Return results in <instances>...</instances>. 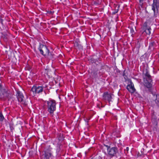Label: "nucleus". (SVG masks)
<instances>
[{
  "instance_id": "nucleus-1",
  "label": "nucleus",
  "mask_w": 159,
  "mask_h": 159,
  "mask_svg": "<svg viewBox=\"0 0 159 159\" xmlns=\"http://www.w3.org/2000/svg\"><path fill=\"white\" fill-rule=\"evenodd\" d=\"M142 76L144 87L150 90L152 86L153 80L152 76L150 74L149 71L147 69H145L143 70Z\"/></svg>"
},
{
  "instance_id": "nucleus-2",
  "label": "nucleus",
  "mask_w": 159,
  "mask_h": 159,
  "mask_svg": "<svg viewBox=\"0 0 159 159\" xmlns=\"http://www.w3.org/2000/svg\"><path fill=\"white\" fill-rule=\"evenodd\" d=\"M40 54L44 56L45 57L51 58L52 56L48 49L46 45L40 44L38 48Z\"/></svg>"
},
{
  "instance_id": "nucleus-3",
  "label": "nucleus",
  "mask_w": 159,
  "mask_h": 159,
  "mask_svg": "<svg viewBox=\"0 0 159 159\" xmlns=\"http://www.w3.org/2000/svg\"><path fill=\"white\" fill-rule=\"evenodd\" d=\"M48 111L50 114H52L56 109V102L55 100L51 99L47 101Z\"/></svg>"
},
{
  "instance_id": "nucleus-4",
  "label": "nucleus",
  "mask_w": 159,
  "mask_h": 159,
  "mask_svg": "<svg viewBox=\"0 0 159 159\" xmlns=\"http://www.w3.org/2000/svg\"><path fill=\"white\" fill-rule=\"evenodd\" d=\"M11 98V94L8 90L4 89L0 94V99L2 101L9 100Z\"/></svg>"
},
{
  "instance_id": "nucleus-5",
  "label": "nucleus",
  "mask_w": 159,
  "mask_h": 159,
  "mask_svg": "<svg viewBox=\"0 0 159 159\" xmlns=\"http://www.w3.org/2000/svg\"><path fill=\"white\" fill-rule=\"evenodd\" d=\"M43 91V87L36 85L34 86L31 89L30 91L34 93V94L39 93L42 92Z\"/></svg>"
},
{
  "instance_id": "nucleus-6",
  "label": "nucleus",
  "mask_w": 159,
  "mask_h": 159,
  "mask_svg": "<svg viewBox=\"0 0 159 159\" xmlns=\"http://www.w3.org/2000/svg\"><path fill=\"white\" fill-rule=\"evenodd\" d=\"M159 7V0H153V3L152 4V9L153 10L154 13L158 10Z\"/></svg>"
},
{
  "instance_id": "nucleus-7",
  "label": "nucleus",
  "mask_w": 159,
  "mask_h": 159,
  "mask_svg": "<svg viewBox=\"0 0 159 159\" xmlns=\"http://www.w3.org/2000/svg\"><path fill=\"white\" fill-rule=\"evenodd\" d=\"M111 94L108 92H105L103 95V99L105 101H107L110 102L111 100Z\"/></svg>"
},
{
  "instance_id": "nucleus-8",
  "label": "nucleus",
  "mask_w": 159,
  "mask_h": 159,
  "mask_svg": "<svg viewBox=\"0 0 159 159\" xmlns=\"http://www.w3.org/2000/svg\"><path fill=\"white\" fill-rule=\"evenodd\" d=\"M126 89L129 92L132 93H134L135 91V89L134 88V84L131 80L128 82Z\"/></svg>"
},
{
  "instance_id": "nucleus-9",
  "label": "nucleus",
  "mask_w": 159,
  "mask_h": 159,
  "mask_svg": "<svg viewBox=\"0 0 159 159\" xmlns=\"http://www.w3.org/2000/svg\"><path fill=\"white\" fill-rule=\"evenodd\" d=\"M17 98L19 102L23 104H25L24 96L23 94L20 91L17 92Z\"/></svg>"
},
{
  "instance_id": "nucleus-10",
  "label": "nucleus",
  "mask_w": 159,
  "mask_h": 159,
  "mask_svg": "<svg viewBox=\"0 0 159 159\" xmlns=\"http://www.w3.org/2000/svg\"><path fill=\"white\" fill-rule=\"evenodd\" d=\"M108 154L111 157L114 156L117 152V148L116 147H112L108 150Z\"/></svg>"
},
{
  "instance_id": "nucleus-11",
  "label": "nucleus",
  "mask_w": 159,
  "mask_h": 159,
  "mask_svg": "<svg viewBox=\"0 0 159 159\" xmlns=\"http://www.w3.org/2000/svg\"><path fill=\"white\" fill-rule=\"evenodd\" d=\"M159 120V119H157V117L155 115L154 113H153L152 115V121L155 125H157L158 121Z\"/></svg>"
},
{
  "instance_id": "nucleus-12",
  "label": "nucleus",
  "mask_w": 159,
  "mask_h": 159,
  "mask_svg": "<svg viewBox=\"0 0 159 159\" xmlns=\"http://www.w3.org/2000/svg\"><path fill=\"white\" fill-rule=\"evenodd\" d=\"M43 156V158H44L45 159H49L50 158H52V155L51 153L47 151L44 152Z\"/></svg>"
},
{
  "instance_id": "nucleus-13",
  "label": "nucleus",
  "mask_w": 159,
  "mask_h": 159,
  "mask_svg": "<svg viewBox=\"0 0 159 159\" xmlns=\"http://www.w3.org/2000/svg\"><path fill=\"white\" fill-rule=\"evenodd\" d=\"M143 30H144V31L143 32V34L144 35H150L151 34V28L150 27H148L147 28L143 29Z\"/></svg>"
},
{
  "instance_id": "nucleus-14",
  "label": "nucleus",
  "mask_w": 159,
  "mask_h": 159,
  "mask_svg": "<svg viewBox=\"0 0 159 159\" xmlns=\"http://www.w3.org/2000/svg\"><path fill=\"white\" fill-rule=\"evenodd\" d=\"M156 45L155 42L153 41H151L149 43V48L150 49H151L155 47Z\"/></svg>"
},
{
  "instance_id": "nucleus-15",
  "label": "nucleus",
  "mask_w": 159,
  "mask_h": 159,
  "mask_svg": "<svg viewBox=\"0 0 159 159\" xmlns=\"http://www.w3.org/2000/svg\"><path fill=\"white\" fill-rule=\"evenodd\" d=\"M153 98L155 99V101L157 104L159 103V95L156 94L153 95Z\"/></svg>"
},
{
  "instance_id": "nucleus-16",
  "label": "nucleus",
  "mask_w": 159,
  "mask_h": 159,
  "mask_svg": "<svg viewBox=\"0 0 159 159\" xmlns=\"http://www.w3.org/2000/svg\"><path fill=\"white\" fill-rule=\"evenodd\" d=\"M148 27H150L148 25V22L147 21H146L143 24L142 28L143 29L147 28Z\"/></svg>"
},
{
  "instance_id": "nucleus-17",
  "label": "nucleus",
  "mask_w": 159,
  "mask_h": 159,
  "mask_svg": "<svg viewBox=\"0 0 159 159\" xmlns=\"http://www.w3.org/2000/svg\"><path fill=\"white\" fill-rule=\"evenodd\" d=\"M4 119V117L3 116L2 112L0 111V121L2 122Z\"/></svg>"
},
{
  "instance_id": "nucleus-18",
  "label": "nucleus",
  "mask_w": 159,
  "mask_h": 159,
  "mask_svg": "<svg viewBox=\"0 0 159 159\" xmlns=\"http://www.w3.org/2000/svg\"><path fill=\"white\" fill-rule=\"evenodd\" d=\"M91 118V117H86L84 118V120L86 122H89V120Z\"/></svg>"
},
{
  "instance_id": "nucleus-19",
  "label": "nucleus",
  "mask_w": 159,
  "mask_h": 159,
  "mask_svg": "<svg viewBox=\"0 0 159 159\" xmlns=\"http://www.w3.org/2000/svg\"><path fill=\"white\" fill-rule=\"evenodd\" d=\"M129 148L128 147H126V149H124V153L125 154H126L127 153L128 151L129 150Z\"/></svg>"
},
{
  "instance_id": "nucleus-20",
  "label": "nucleus",
  "mask_w": 159,
  "mask_h": 159,
  "mask_svg": "<svg viewBox=\"0 0 159 159\" xmlns=\"http://www.w3.org/2000/svg\"><path fill=\"white\" fill-rule=\"evenodd\" d=\"M93 75L94 78H96L97 77V72H94L93 73Z\"/></svg>"
},
{
  "instance_id": "nucleus-21",
  "label": "nucleus",
  "mask_w": 159,
  "mask_h": 159,
  "mask_svg": "<svg viewBox=\"0 0 159 159\" xmlns=\"http://www.w3.org/2000/svg\"><path fill=\"white\" fill-rule=\"evenodd\" d=\"M118 11V9H115V11L113 12V14H115L116 13H117Z\"/></svg>"
},
{
  "instance_id": "nucleus-22",
  "label": "nucleus",
  "mask_w": 159,
  "mask_h": 159,
  "mask_svg": "<svg viewBox=\"0 0 159 159\" xmlns=\"http://www.w3.org/2000/svg\"><path fill=\"white\" fill-rule=\"evenodd\" d=\"M104 145L107 148V150H108L110 148V147L109 146H108L105 145Z\"/></svg>"
},
{
  "instance_id": "nucleus-23",
  "label": "nucleus",
  "mask_w": 159,
  "mask_h": 159,
  "mask_svg": "<svg viewBox=\"0 0 159 159\" xmlns=\"http://www.w3.org/2000/svg\"><path fill=\"white\" fill-rule=\"evenodd\" d=\"M143 1V0H139L140 2H141Z\"/></svg>"
},
{
  "instance_id": "nucleus-24",
  "label": "nucleus",
  "mask_w": 159,
  "mask_h": 159,
  "mask_svg": "<svg viewBox=\"0 0 159 159\" xmlns=\"http://www.w3.org/2000/svg\"><path fill=\"white\" fill-rule=\"evenodd\" d=\"M123 76H125V73H124L123 74Z\"/></svg>"
}]
</instances>
